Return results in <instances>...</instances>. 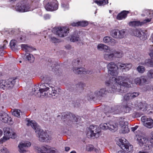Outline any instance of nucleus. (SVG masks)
Returning <instances> with one entry per match:
<instances>
[{
  "label": "nucleus",
  "instance_id": "ea45409f",
  "mask_svg": "<svg viewBox=\"0 0 153 153\" xmlns=\"http://www.w3.org/2000/svg\"><path fill=\"white\" fill-rule=\"evenodd\" d=\"M142 89L144 91H151L153 89V87L151 85H149L143 87Z\"/></svg>",
  "mask_w": 153,
  "mask_h": 153
},
{
  "label": "nucleus",
  "instance_id": "052dcab7",
  "mask_svg": "<svg viewBox=\"0 0 153 153\" xmlns=\"http://www.w3.org/2000/svg\"><path fill=\"white\" fill-rule=\"evenodd\" d=\"M55 74L57 76L60 75L61 74V71L59 69H56L55 71Z\"/></svg>",
  "mask_w": 153,
  "mask_h": 153
},
{
  "label": "nucleus",
  "instance_id": "412c9836",
  "mask_svg": "<svg viewBox=\"0 0 153 153\" xmlns=\"http://www.w3.org/2000/svg\"><path fill=\"white\" fill-rule=\"evenodd\" d=\"M112 49H111V51L106 50L105 53L104 54V59L107 61H110L113 60L114 57V54L112 53Z\"/></svg>",
  "mask_w": 153,
  "mask_h": 153
},
{
  "label": "nucleus",
  "instance_id": "4d7b16f0",
  "mask_svg": "<svg viewBox=\"0 0 153 153\" xmlns=\"http://www.w3.org/2000/svg\"><path fill=\"white\" fill-rule=\"evenodd\" d=\"M0 151V153H7L8 150L7 148L4 147L1 149Z\"/></svg>",
  "mask_w": 153,
  "mask_h": 153
},
{
  "label": "nucleus",
  "instance_id": "a19ab883",
  "mask_svg": "<svg viewBox=\"0 0 153 153\" xmlns=\"http://www.w3.org/2000/svg\"><path fill=\"white\" fill-rule=\"evenodd\" d=\"M148 145V148L146 149V150L151 149L152 147H153V134L152 135L149 140V144Z\"/></svg>",
  "mask_w": 153,
  "mask_h": 153
},
{
  "label": "nucleus",
  "instance_id": "680f3d73",
  "mask_svg": "<svg viewBox=\"0 0 153 153\" xmlns=\"http://www.w3.org/2000/svg\"><path fill=\"white\" fill-rule=\"evenodd\" d=\"M130 110V108L128 106H126L124 108V110L126 113L129 112Z\"/></svg>",
  "mask_w": 153,
  "mask_h": 153
},
{
  "label": "nucleus",
  "instance_id": "f257e3e1",
  "mask_svg": "<svg viewBox=\"0 0 153 153\" xmlns=\"http://www.w3.org/2000/svg\"><path fill=\"white\" fill-rule=\"evenodd\" d=\"M129 80L127 76H119L117 78L115 77L111 78L105 82L106 85L109 86V91L106 88H102L94 92V95L97 97H105L108 92L111 93L120 92L121 93H125L127 88L130 87V84H128L127 82Z\"/></svg>",
  "mask_w": 153,
  "mask_h": 153
},
{
  "label": "nucleus",
  "instance_id": "5701e85b",
  "mask_svg": "<svg viewBox=\"0 0 153 153\" xmlns=\"http://www.w3.org/2000/svg\"><path fill=\"white\" fill-rule=\"evenodd\" d=\"M119 68L123 70V71H128L132 67V64L130 63L124 64L120 63L118 65Z\"/></svg>",
  "mask_w": 153,
  "mask_h": 153
},
{
  "label": "nucleus",
  "instance_id": "49530a36",
  "mask_svg": "<svg viewBox=\"0 0 153 153\" xmlns=\"http://www.w3.org/2000/svg\"><path fill=\"white\" fill-rule=\"evenodd\" d=\"M134 82L137 85H141V81L140 77H137L134 80Z\"/></svg>",
  "mask_w": 153,
  "mask_h": 153
},
{
  "label": "nucleus",
  "instance_id": "58836bf2",
  "mask_svg": "<svg viewBox=\"0 0 153 153\" xmlns=\"http://www.w3.org/2000/svg\"><path fill=\"white\" fill-rule=\"evenodd\" d=\"M80 39L78 35H74L71 36L70 39L71 41L74 42L79 41Z\"/></svg>",
  "mask_w": 153,
  "mask_h": 153
},
{
  "label": "nucleus",
  "instance_id": "2eb2a0df",
  "mask_svg": "<svg viewBox=\"0 0 153 153\" xmlns=\"http://www.w3.org/2000/svg\"><path fill=\"white\" fill-rule=\"evenodd\" d=\"M3 130L4 135L7 137L8 139L10 138H15L16 137V134L13 131V130L11 128L5 127Z\"/></svg>",
  "mask_w": 153,
  "mask_h": 153
},
{
  "label": "nucleus",
  "instance_id": "7ed1b4c3",
  "mask_svg": "<svg viewBox=\"0 0 153 153\" xmlns=\"http://www.w3.org/2000/svg\"><path fill=\"white\" fill-rule=\"evenodd\" d=\"M16 83L15 79L10 78L6 80H0V88L3 90L12 88Z\"/></svg>",
  "mask_w": 153,
  "mask_h": 153
},
{
  "label": "nucleus",
  "instance_id": "f3484780",
  "mask_svg": "<svg viewBox=\"0 0 153 153\" xmlns=\"http://www.w3.org/2000/svg\"><path fill=\"white\" fill-rule=\"evenodd\" d=\"M133 34L135 36L139 37L141 39L145 40L147 38L146 34L141 30L136 29L133 31Z\"/></svg>",
  "mask_w": 153,
  "mask_h": 153
},
{
  "label": "nucleus",
  "instance_id": "ddd939ff",
  "mask_svg": "<svg viewBox=\"0 0 153 153\" xmlns=\"http://www.w3.org/2000/svg\"><path fill=\"white\" fill-rule=\"evenodd\" d=\"M141 120L144 126L149 128L153 127V120L151 118H147L146 116H142Z\"/></svg>",
  "mask_w": 153,
  "mask_h": 153
},
{
  "label": "nucleus",
  "instance_id": "6ab92c4d",
  "mask_svg": "<svg viewBox=\"0 0 153 153\" xmlns=\"http://www.w3.org/2000/svg\"><path fill=\"white\" fill-rule=\"evenodd\" d=\"M26 121L27 122V126H30L35 130V132H36V131L39 130L41 128L37 124L35 121L30 120L28 118L26 119Z\"/></svg>",
  "mask_w": 153,
  "mask_h": 153
},
{
  "label": "nucleus",
  "instance_id": "4468645a",
  "mask_svg": "<svg viewBox=\"0 0 153 153\" xmlns=\"http://www.w3.org/2000/svg\"><path fill=\"white\" fill-rule=\"evenodd\" d=\"M137 140L141 147L146 150V149L148 148V144H149V141L147 139L143 137H139L137 138Z\"/></svg>",
  "mask_w": 153,
  "mask_h": 153
},
{
  "label": "nucleus",
  "instance_id": "39448f33",
  "mask_svg": "<svg viewBox=\"0 0 153 153\" xmlns=\"http://www.w3.org/2000/svg\"><path fill=\"white\" fill-rule=\"evenodd\" d=\"M15 9L17 11L21 12H25L31 10L29 4L25 1L17 4Z\"/></svg>",
  "mask_w": 153,
  "mask_h": 153
},
{
  "label": "nucleus",
  "instance_id": "6e6d98bb",
  "mask_svg": "<svg viewBox=\"0 0 153 153\" xmlns=\"http://www.w3.org/2000/svg\"><path fill=\"white\" fill-rule=\"evenodd\" d=\"M130 93L126 94L124 96V99L126 100H128L130 99Z\"/></svg>",
  "mask_w": 153,
  "mask_h": 153
},
{
  "label": "nucleus",
  "instance_id": "13d9d810",
  "mask_svg": "<svg viewBox=\"0 0 153 153\" xmlns=\"http://www.w3.org/2000/svg\"><path fill=\"white\" fill-rule=\"evenodd\" d=\"M151 19H152V18H147V19H145L143 21V22H142L143 23V25L144 23H146L149 22H150L151 21Z\"/></svg>",
  "mask_w": 153,
  "mask_h": 153
},
{
  "label": "nucleus",
  "instance_id": "b1692460",
  "mask_svg": "<svg viewBox=\"0 0 153 153\" xmlns=\"http://www.w3.org/2000/svg\"><path fill=\"white\" fill-rule=\"evenodd\" d=\"M109 130L113 132L116 131L118 129V124L115 122L110 121L108 123Z\"/></svg>",
  "mask_w": 153,
  "mask_h": 153
},
{
  "label": "nucleus",
  "instance_id": "9b49d317",
  "mask_svg": "<svg viewBox=\"0 0 153 153\" xmlns=\"http://www.w3.org/2000/svg\"><path fill=\"white\" fill-rule=\"evenodd\" d=\"M125 32V30L124 29L120 30L118 29H114L112 30L110 33L111 36L114 38L121 39L124 37Z\"/></svg>",
  "mask_w": 153,
  "mask_h": 153
},
{
  "label": "nucleus",
  "instance_id": "2f4dec72",
  "mask_svg": "<svg viewBox=\"0 0 153 153\" xmlns=\"http://www.w3.org/2000/svg\"><path fill=\"white\" fill-rule=\"evenodd\" d=\"M21 47L22 50H25L26 52H30L32 50V48L27 44L21 45Z\"/></svg>",
  "mask_w": 153,
  "mask_h": 153
},
{
  "label": "nucleus",
  "instance_id": "774afa93",
  "mask_svg": "<svg viewBox=\"0 0 153 153\" xmlns=\"http://www.w3.org/2000/svg\"><path fill=\"white\" fill-rule=\"evenodd\" d=\"M149 55L152 57L153 56V50L149 53Z\"/></svg>",
  "mask_w": 153,
  "mask_h": 153
},
{
  "label": "nucleus",
  "instance_id": "8fccbe9b",
  "mask_svg": "<svg viewBox=\"0 0 153 153\" xmlns=\"http://www.w3.org/2000/svg\"><path fill=\"white\" fill-rule=\"evenodd\" d=\"M138 92H133L132 93H130V99H132L138 96L139 95Z\"/></svg>",
  "mask_w": 153,
  "mask_h": 153
},
{
  "label": "nucleus",
  "instance_id": "5fc2aeb1",
  "mask_svg": "<svg viewBox=\"0 0 153 153\" xmlns=\"http://www.w3.org/2000/svg\"><path fill=\"white\" fill-rule=\"evenodd\" d=\"M7 137H4L3 138H1L0 139V143H2L3 142H5L6 140L8 139Z\"/></svg>",
  "mask_w": 153,
  "mask_h": 153
},
{
  "label": "nucleus",
  "instance_id": "9d476101",
  "mask_svg": "<svg viewBox=\"0 0 153 153\" xmlns=\"http://www.w3.org/2000/svg\"><path fill=\"white\" fill-rule=\"evenodd\" d=\"M100 131V129L97 126L91 125L88 128V134H90L91 137L94 136L97 138L99 136Z\"/></svg>",
  "mask_w": 153,
  "mask_h": 153
},
{
  "label": "nucleus",
  "instance_id": "bf43d9fd",
  "mask_svg": "<svg viewBox=\"0 0 153 153\" xmlns=\"http://www.w3.org/2000/svg\"><path fill=\"white\" fill-rule=\"evenodd\" d=\"M44 18L45 20L49 19H50L51 16L49 14H46L44 15Z\"/></svg>",
  "mask_w": 153,
  "mask_h": 153
},
{
  "label": "nucleus",
  "instance_id": "a211bd4d",
  "mask_svg": "<svg viewBox=\"0 0 153 153\" xmlns=\"http://www.w3.org/2000/svg\"><path fill=\"white\" fill-rule=\"evenodd\" d=\"M30 145L31 143L28 141L21 142L18 145L19 152L21 153H25L26 152V148L30 147Z\"/></svg>",
  "mask_w": 153,
  "mask_h": 153
},
{
  "label": "nucleus",
  "instance_id": "a878e982",
  "mask_svg": "<svg viewBox=\"0 0 153 153\" xmlns=\"http://www.w3.org/2000/svg\"><path fill=\"white\" fill-rule=\"evenodd\" d=\"M128 13V11L123 10L118 14L117 19L119 20L125 19L127 17V15Z\"/></svg>",
  "mask_w": 153,
  "mask_h": 153
},
{
  "label": "nucleus",
  "instance_id": "c03bdc74",
  "mask_svg": "<svg viewBox=\"0 0 153 153\" xmlns=\"http://www.w3.org/2000/svg\"><path fill=\"white\" fill-rule=\"evenodd\" d=\"M79 26H81L82 27H85L87 26L88 23L86 21H80L78 22Z\"/></svg>",
  "mask_w": 153,
  "mask_h": 153
},
{
  "label": "nucleus",
  "instance_id": "37998d69",
  "mask_svg": "<svg viewBox=\"0 0 153 153\" xmlns=\"http://www.w3.org/2000/svg\"><path fill=\"white\" fill-rule=\"evenodd\" d=\"M20 113H21V112L20 110L15 109L13 111L12 114L13 115L19 117H20Z\"/></svg>",
  "mask_w": 153,
  "mask_h": 153
},
{
  "label": "nucleus",
  "instance_id": "cd10ccee",
  "mask_svg": "<svg viewBox=\"0 0 153 153\" xmlns=\"http://www.w3.org/2000/svg\"><path fill=\"white\" fill-rule=\"evenodd\" d=\"M17 42L15 40H12L10 43V46L11 49L14 51H16L18 49V46L16 45Z\"/></svg>",
  "mask_w": 153,
  "mask_h": 153
},
{
  "label": "nucleus",
  "instance_id": "393cba45",
  "mask_svg": "<svg viewBox=\"0 0 153 153\" xmlns=\"http://www.w3.org/2000/svg\"><path fill=\"white\" fill-rule=\"evenodd\" d=\"M138 106L139 109H141L143 108H144L143 110H149L150 109H149V107H150V105H148L145 101L141 102L139 103Z\"/></svg>",
  "mask_w": 153,
  "mask_h": 153
},
{
  "label": "nucleus",
  "instance_id": "72a5a7b5",
  "mask_svg": "<svg viewBox=\"0 0 153 153\" xmlns=\"http://www.w3.org/2000/svg\"><path fill=\"white\" fill-rule=\"evenodd\" d=\"M129 25L135 26H139L143 25V23L139 21H134L129 23Z\"/></svg>",
  "mask_w": 153,
  "mask_h": 153
},
{
  "label": "nucleus",
  "instance_id": "0e129e2a",
  "mask_svg": "<svg viewBox=\"0 0 153 153\" xmlns=\"http://www.w3.org/2000/svg\"><path fill=\"white\" fill-rule=\"evenodd\" d=\"M138 128V126H136L134 127L131 128V130L132 131H135Z\"/></svg>",
  "mask_w": 153,
  "mask_h": 153
},
{
  "label": "nucleus",
  "instance_id": "dca6fc26",
  "mask_svg": "<svg viewBox=\"0 0 153 153\" xmlns=\"http://www.w3.org/2000/svg\"><path fill=\"white\" fill-rule=\"evenodd\" d=\"M0 119L3 123H7L10 125L13 124L12 118L5 113H2L0 114Z\"/></svg>",
  "mask_w": 153,
  "mask_h": 153
},
{
  "label": "nucleus",
  "instance_id": "7c9ffc66",
  "mask_svg": "<svg viewBox=\"0 0 153 153\" xmlns=\"http://www.w3.org/2000/svg\"><path fill=\"white\" fill-rule=\"evenodd\" d=\"M141 81V85H143L145 84H148L149 81L148 80L147 76H142L140 77Z\"/></svg>",
  "mask_w": 153,
  "mask_h": 153
},
{
  "label": "nucleus",
  "instance_id": "c756f323",
  "mask_svg": "<svg viewBox=\"0 0 153 153\" xmlns=\"http://www.w3.org/2000/svg\"><path fill=\"white\" fill-rule=\"evenodd\" d=\"M112 52L114 54V57L116 58H120L122 57L123 55V52L121 50L113 51Z\"/></svg>",
  "mask_w": 153,
  "mask_h": 153
},
{
  "label": "nucleus",
  "instance_id": "79ce46f5",
  "mask_svg": "<svg viewBox=\"0 0 153 153\" xmlns=\"http://www.w3.org/2000/svg\"><path fill=\"white\" fill-rule=\"evenodd\" d=\"M100 127L101 129L103 130L109 129V126L108 125V123H101L100 125Z\"/></svg>",
  "mask_w": 153,
  "mask_h": 153
},
{
  "label": "nucleus",
  "instance_id": "09e8293b",
  "mask_svg": "<svg viewBox=\"0 0 153 153\" xmlns=\"http://www.w3.org/2000/svg\"><path fill=\"white\" fill-rule=\"evenodd\" d=\"M7 44V42L6 40L4 41L3 43L0 45V48L1 49H5Z\"/></svg>",
  "mask_w": 153,
  "mask_h": 153
},
{
  "label": "nucleus",
  "instance_id": "864d4df0",
  "mask_svg": "<svg viewBox=\"0 0 153 153\" xmlns=\"http://www.w3.org/2000/svg\"><path fill=\"white\" fill-rule=\"evenodd\" d=\"M148 76L150 78H153V69L150 70L148 72Z\"/></svg>",
  "mask_w": 153,
  "mask_h": 153
},
{
  "label": "nucleus",
  "instance_id": "3c124183",
  "mask_svg": "<svg viewBox=\"0 0 153 153\" xmlns=\"http://www.w3.org/2000/svg\"><path fill=\"white\" fill-rule=\"evenodd\" d=\"M61 6L64 10H68L69 8V5L67 3L62 4Z\"/></svg>",
  "mask_w": 153,
  "mask_h": 153
},
{
  "label": "nucleus",
  "instance_id": "1a4fd4ad",
  "mask_svg": "<svg viewBox=\"0 0 153 153\" xmlns=\"http://www.w3.org/2000/svg\"><path fill=\"white\" fill-rule=\"evenodd\" d=\"M36 133L37 137H39V140L40 142H48L51 140L50 137L47 133L41 128L36 131Z\"/></svg>",
  "mask_w": 153,
  "mask_h": 153
},
{
  "label": "nucleus",
  "instance_id": "423d86ee",
  "mask_svg": "<svg viewBox=\"0 0 153 153\" xmlns=\"http://www.w3.org/2000/svg\"><path fill=\"white\" fill-rule=\"evenodd\" d=\"M56 0H44V3L45 4V8L49 11L56 10L58 8Z\"/></svg>",
  "mask_w": 153,
  "mask_h": 153
},
{
  "label": "nucleus",
  "instance_id": "69168bd1",
  "mask_svg": "<svg viewBox=\"0 0 153 153\" xmlns=\"http://www.w3.org/2000/svg\"><path fill=\"white\" fill-rule=\"evenodd\" d=\"M71 25L73 26H78L79 25H78V22H73L71 23Z\"/></svg>",
  "mask_w": 153,
  "mask_h": 153
},
{
  "label": "nucleus",
  "instance_id": "de8ad7c7",
  "mask_svg": "<svg viewBox=\"0 0 153 153\" xmlns=\"http://www.w3.org/2000/svg\"><path fill=\"white\" fill-rule=\"evenodd\" d=\"M111 110L109 111V113H113V114H116L118 113V109H116L115 108L113 107L111 109Z\"/></svg>",
  "mask_w": 153,
  "mask_h": 153
},
{
  "label": "nucleus",
  "instance_id": "f03ea898",
  "mask_svg": "<svg viewBox=\"0 0 153 153\" xmlns=\"http://www.w3.org/2000/svg\"><path fill=\"white\" fill-rule=\"evenodd\" d=\"M34 86L32 89L33 94L37 97L46 96L52 97L55 99L58 96L61 90L56 87L50 86L47 83H44L40 85Z\"/></svg>",
  "mask_w": 153,
  "mask_h": 153
},
{
  "label": "nucleus",
  "instance_id": "e433bc0d",
  "mask_svg": "<svg viewBox=\"0 0 153 153\" xmlns=\"http://www.w3.org/2000/svg\"><path fill=\"white\" fill-rule=\"evenodd\" d=\"M146 69L143 66L139 65L137 68V70L140 73L143 74L145 71Z\"/></svg>",
  "mask_w": 153,
  "mask_h": 153
},
{
  "label": "nucleus",
  "instance_id": "a18cd8bd",
  "mask_svg": "<svg viewBox=\"0 0 153 153\" xmlns=\"http://www.w3.org/2000/svg\"><path fill=\"white\" fill-rule=\"evenodd\" d=\"M48 65L49 67L52 68V69H53V68L54 67L55 65L54 62L50 59H49L48 60Z\"/></svg>",
  "mask_w": 153,
  "mask_h": 153
},
{
  "label": "nucleus",
  "instance_id": "6e6552de",
  "mask_svg": "<svg viewBox=\"0 0 153 153\" xmlns=\"http://www.w3.org/2000/svg\"><path fill=\"white\" fill-rule=\"evenodd\" d=\"M69 30L67 27H59L53 28L52 31L60 37H63L67 35Z\"/></svg>",
  "mask_w": 153,
  "mask_h": 153
},
{
  "label": "nucleus",
  "instance_id": "c85d7f7f",
  "mask_svg": "<svg viewBox=\"0 0 153 153\" xmlns=\"http://www.w3.org/2000/svg\"><path fill=\"white\" fill-rule=\"evenodd\" d=\"M24 59H26L30 62H33L34 60V58L33 55L30 53H27L23 57Z\"/></svg>",
  "mask_w": 153,
  "mask_h": 153
},
{
  "label": "nucleus",
  "instance_id": "20e7f679",
  "mask_svg": "<svg viewBox=\"0 0 153 153\" xmlns=\"http://www.w3.org/2000/svg\"><path fill=\"white\" fill-rule=\"evenodd\" d=\"M36 152L38 153H55L56 150L47 145H42L35 147Z\"/></svg>",
  "mask_w": 153,
  "mask_h": 153
},
{
  "label": "nucleus",
  "instance_id": "473e14b6",
  "mask_svg": "<svg viewBox=\"0 0 153 153\" xmlns=\"http://www.w3.org/2000/svg\"><path fill=\"white\" fill-rule=\"evenodd\" d=\"M94 2L99 6L104 5L108 3V0H95Z\"/></svg>",
  "mask_w": 153,
  "mask_h": 153
},
{
  "label": "nucleus",
  "instance_id": "4c0bfd02",
  "mask_svg": "<svg viewBox=\"0 0 153 153\" xmlns=\"http://www.w3.org/2000/svg\"><path fill=\"white\" fill-rule=\"evenodd\" d=\"M121 131L122 133L125 134L128 133L129 131L128 126L127 125H124L122 127Z\"/></svg>",
  "mask_w": 153,
  "mask_h": 153
},
{
  "label": "nucleus",
  "instance_id": "f704fd0d",
  "mask_svg": "<svg viewBox=\"0 0 153 153\" xmlns=\"http://www.w3.org/2000/svg\"><path fill=\"white\" fill-rule=\"evenodd\" d=\"M151 11L150 10H144L143 11V13L141 14V16H149L151 17Z\"/></svg>",
  "mask_w": 153,
  "mask_h": 153
},
{
  "label": "nucleus",
  "instance_id": "0eeeda50",
  "mask_svg": "<svg viewBox=\"0 0 153 153\" xmlns=\"http://www.w3.org/2000/svg\"><path fill=\"white\" fill-rule=\"evenodd\" d=\"M127 140L124 138H123L119 139L118 145L123 150L125 149V151L131 153L133 150V146L130 144L127 143Z\"/></svg>",
  "mask_w": 153,
  "mask_h": 153
},
{
  "label": "nucleus",
  "instance_id": "f8f14e48",
  "mask_svg": "<svg viewBox=\"0 0 153 153\" xmlns=\"http://www.w3.org/2000/svg\"><path fill=\"white\" fill-rule=\"evenodd\" d=\"M108 72L112 76H117L118 73V67L114 62H110L107 65Z\"/></svg>",
  "mask_w": 153,
  "mask_h": 153
},
{
  "label": "nucleus",
  "instance_id": "338daca9",
  "mask_svg": "<svg viewBox=\"0 0 153 153\" xmlns=\"http://www.w3.org/2000/svg\"><path fill=\"white\" fill-rule=\"evenodd\" d=\"M150 106L149 107V109H150L149 110H151L149 111V113H153V107H152L150 105H149Z\"/></svg>",
  "mask_w": 153,
  "mask_h": 153
},
{
  "label": "nucleus",
  "instance_id": "aec40b11",
  "mask_svg": "<svg viewBox=\"0 0 153 153\" xmlns=\"http://www.w3.org/2000/svg\"><path fill=\"white\" fill-rule=\"evenodd\" d=\"M73 71L77 74H91L92 73L91 71L87 70L83 68H74L73 69Z\"/></svg>",
  "mask_w": 153,
  "mask_h": 153
},
{
  "label": "nucleus",
  "instance_id": "603ef678",
  "mask_svg": "<svg viewBox=\"0 0 153 153\" xmlns=\"http://www.w3.org/2000/svg\"><path fill=\"white\" fill-rule=\"evenodd\" d=\"M94 147L92 145H89L87 146L86 150L88 151H93Z\"/></svg>",
  "mask_w": 153,
  "mask_h": 153
},
{
  "label": "nucleus",
  "instance_id": "4be33fe9",
  "mask_svg": "<svg viewBox=\"0 0 153 153\" xmlns=\"http://www.w3.org/2000/svg\"><path fill=\"white\" fill-rule=\"evenodd\" d=\"M103 41L105 43L111 46L114 45L116 42L115 39L108 36L105 37L103 39Z\"/></svg>",
  "mask_w": 153,
  "mask_h": 153
},
{
  "label": "nucleus",
  "instance_id": "e2e57ef3",
  "mask_svg": "<svg viewBox=\"0 0 153 153\" xmlns=\"http://www.w3.org/2000/svg\"><path fill=\"white\" fill-rule=\"evenodd\" d=\"M51 40L52 42L55 43L57 42V39L55 37H52L51 38Z\"/></svg>",
  "mask_w": 153,
  "mask_h": 153
},
{
  "label": "nucleus",
  "instance_id": "bb28decb",
  "mask_svg": "<svg viewBox=\"0 0 153 153\" xmlns=\"http://www.w3.org/2000/svg\"><path fill=\"white\" fill-rule=\"evenodd\" d=\"M97 49L100 51H102L103 50H106L111 51V48H109L107 45L102 44H99L97 46Z\"/></svg>",
  "mask_w": 153,
  "mask_h": 153
},
{
  "label": "nucleus",
  "instance_id": "c9c22d12",
  "mask_svg": "<svg viewBox=\"0 0 153 153\" xmlns=\"http://www.w3.org/2000/svg\"><path fill=\"white\" fill-rule=\"evenodd\" d=\"M153 62V59H146L143 65L149 67H152V64Z\"/></svg>",
  "mask_w": 153,
  "mask_h": 153
}]
</instances>
